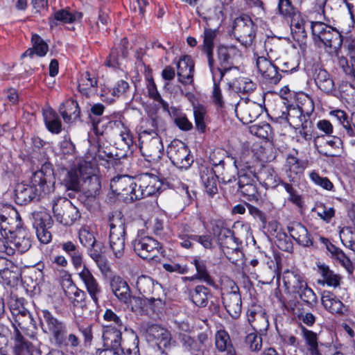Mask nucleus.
Returning <instances> with one entry per match:
<instances>
[{
    "label": "nucleus",
    "mask_w": 355,
    "mask_h": 355,
    "mask_svg": "<svg viewBox=\"0 0 355 355\" xmlns=\"http://www.w3.org/2000/svg\"><path fill=\"white\" fill-rule=\"evenodd\" d=\"M279 118L286 120L294 128H309L312 125L309 116L297 107H289L287 112H282Z\"/></svg>",
    "instance_id": "nucleus-23"
},
{
    "label": "nucleus",
    "mask_w": 355,
    "mask_h": 355,
    "mask_svg": "<svg viewBox=\"0 0 355 355\" xmlns=\"http://www.w3.org/2000/svg\"><path fill=\"white\" fill-rule=\"evenodd\" d=\"M216 347L220 352H227L229 355H235L236 352L230 340L228 333L225 330H219L215 336Z\"/></svg>",
    "instance_id": "nucleus-45"
},
{
    "label": "nucleus",
    "mask_w": 355,
    "mask_h": 355,
    "mask_svg": "<svg viewBox=\"0 0 355 355\" xmlns=\"http://www.w3.org/2000/svg\"><path fill=\"white\" fill-rule=\"evenodd\" d=\"M33 227L39 241L44 244L49 243L52 239L49 229L52 227L53 220L46 211H37L33 214Z\"/></svg>",
    "instance_id": "nucleus-17"
},
{
    "label": "nucleus",
    "mask_w": 355,
    "mask_h": 355,
    "mask_svg": "<svg viewBox=\"0 0 355 355\" xmlns=\"http://www.w3.org/2000/svg\"><path fill=\"white\" fill-rule=\"evenodd\" d=\"M140 151L148 162H155L161 157L164 146L157 132L143 130L139 134Z\"/></svg>",
    "instance_id": "nucleus-5"
},
{
    "label": "nucleus",
    "mask_w": 355,
    "mask_h": 355,
    "mask_svg": "<svg viewBox=\"0 0 355 355\" xmlns=\"http://www.w3.org/2000/svg\"><path fill=\"white\" fill-rule=\"evenodd\" d=\"M67 190L78 191L80 189L79 172L77 169H71L67 172L62 180Z\"/></svg>",
    "instance_id": "nucleus-56"
},
{
    "label": "nucleus",
    "mask_w": 355,
    "mask_h": 355,
    "mask_svg": "<svg viewBox=\"0 0 355 355\" xmlns=\"http://www.w3.org/2000/svg\"><path fill=\"white\" fill-rule=\"evenodd\" d=\"M78 237L80 242L85 248H89L96 241L93 232L87 227H83L79 230Z\"/></svg>",
    "instance_id": "nucleus-62"
},
{
    "label": "nucleus",
    "mask_w": 355,
    "mask_h": 355,
    "mask_svg": "<svg viewBox=\"0 0 355 355\" xmlns=\"http://www.w3.org/2000/svg\"><path fill=\"white\" fill-rule=\"evenodd\" d=\"M217 34L218 30L205 28L202 35L203 42L199 49L206 55L211 73L214 72L220 75L223 73V76H225L232 69H238L234 66L235 60L241 57V52L234 45H218L216 48L218 66H215L214 48Z\"/></svg>",
    "instance_id": "nucleus-1"
},
{
    "label": "nucleus",
    "mask_w": 355,
    "mask_h": 355,
    "mask_svg": "<svg viewBox=\"0 0 355 355\" xmlns=\"http://www.w3.org/2000/svg\"><path fill=\"white\" fill-rule=\"evenodd\" d=\"M44 120L47 129L52 133L58 134L62 130V123L57 113L51 108L43 112Z\"/></svg>",
    "instance_id": "nucleus-46"
},
{
    "label": "nucleus",
    "mask_w": 355,
    "mask_h": 355,
    "mask_svg": "<svg viewBox=\"0 0 355 355\" xmlns=\"http://www.w3.org/2000/svg\"><path fill=\"white\" fill-rule=\"evenodd\" d=\"M218 243L221 250L229 260L232 259V254H236L238 255L241 253L239 239L234 236V232L232 230L222 240L218 241Z\"/></svg>",
    "instance_id": "nucleus-38"
},
{
    "label": "nucleus",
    "mask_w": 355,
    "mask_h": 355,
    "mask_svg": "<svg viewBox=\"0 0 355 355\" xmlns=\"http://www.w3.org/2000/svg\"><path fill=\"white\" fill-rule=\"evenodd\" d=\"M193 110L196 128L198 132L203 133L207 128V110L202 105H195Z\"/></svg>",
    "instance_id": "nucleus-54"
},
{
    "label": "nucleus",
    "mask_w": 355,
    "mask_h": 355,
    "mask_svg": "<svg viewBox=\"0 0 355 355\" xmlns=\"http://www.w3.org/2000/svg\"><path fill=\"white\" fill-rule=\"evenodd\" d=\"M132 246L134 252L143 259L153 260L164 252L162 244L149 236L137 235Z\"/></svg>",
    "instance_id": "nucleus-6"
},
{
    "label": "nucleus",
    "mask_w": 355,
    "mask_h": 355,
    "mask_svg": "<svg viewBox=\"0 0 355 355\" xmlns=\"http://www.w3.org/2000/svg\"><path fill=\"white\" fill-rule=\"evenodd\" d=\"M192 263L197 271L194 278L205 282L209 286H216L214 279L210 276L207 270L205 261L200 258H195Z\"/></svg>",
    "instance_id": "nucleus-47"
},
{
    "label": "nucleus",
    "mask_w": 355,
    "mask_h": 355,
    "mask_svg": "<svg viewBox=\"0 0 355 355\" xmlns=\"http://www.w3.org/2000/svg\"><path fill=\"white\" fill-rule=\"evenodd\" d=\"M286 173L290 179L293 180L294 175H300L303 173L306 164L296 157L289 155L286 158Z\"/></svg>",
    "instance_id": "nucleus-49"
},
{
    "label": "nucleus",
    "mask_w": 355,
    "mask_h": 355,
    "mask_svg": "<svg viewBox=\"0 0 355 355\" xmlns=\"http://www.w3.org/2000/svg\"><path fill=\"white\" fill-rule=\"evenodd\" d=\"M257 68L261 76L262 82L268 85H277L282 79L278 67L263 56L257 59Z\"/></svg>",
    "instance_id": "nucleus-18"
},
{
    "label": "nucleus",
    "mask_w": 355,
    "mask_h": 355,
    "mask_svg": "<svg viewBox=\"0 0 355 355\" xmlns=\"http://www.w3.org/2000/svg\"><path fill=\"white\" fill-rule=\"evenodd\" d=\"M147 89L148 96L155 101L158 102L165 110H168V105L164 101L157 91L154 80L151 78L148 80Z\"/></svg>",
    "instance_id": "nucleus-59"
},
{
    "label": "nucleus",
    "mask_w": 355,
    "mask_h": 355,
    "mask_svg": "<svg viewBox=\"0 0 355 355\" xmlns=\"http://www.w3.org/2000/svg\"><path fill=\"white\" fill-rule=\"evenodd\" d=\"M319 241L324 245L332 259L336 260L349 273L353 272L352 262L341 249L333 244L327 238L319 236Z\"/></svg>",
    "instance_id": "nucleus-25"
},
{
    "label": "nucleus",
    "mask_w": 355,
    "mask_h": 355,
    "mask_svg": "<svg viewBox=\"0 0 355 355\" xmlns=\"http://www.w3.org/2000/svg\"><path fill=\"white\" fill-rule=\"evenodd\" d=\"M160 334L161 335H159V337H157L155 340L157 341L159 348H161L162 346L164 348H168L175 345L176 342L172 339V336L169 331L164 328L160 332Z\"/></svg>",
    "instance_id": "nucleus-64"
},
{
    "label": "nucleus",
    "mask_w": 355,
    "mask_h": 355,
    "mask_svg": "<svg viewBox=\"0 0 355 355\" xmlns=\"http://www.w3.org/2000/svg\"><path fill=\"white\" fill-rule=\"evenodd\" d=\"M137 181L129 175L114 178L110 182V189L116 196H121L125 200L134 201L137 192Z\"/></svg>",
    "instance_id": "nucleus-14"
},
{
    "label": "nucleus",
    "mask_w": 355,
    "mask_h": 355,
    "mask_svg": "<svg viewBox=\"0 0 355 355\" xmlns=\"http://www.w3.org/2000/svg\"><path fill=\"white\" fill-rule=\"evenodd\" d=\"M129 87L130 85L128 82L121 80L117 82L114 88L105 89L101 96L103 98V101L107 103H112L114 101L115 97H119L120 95L125 94L128 90Z\"/></svg>",
    "instance_id": "nucleus-42"
},
{
    "label": "nucleus",
    "mask_w": 355,
    "mask_h": 355,
    "mask_svg": "<svg viewBox=\"0 0 355 355\" xmlns=\"http://www.w3.org/2000/svg\"><path fill=\"white\" fill-rule=\"evenodd\" d=\"M80 334L84 337L85 343L92 341L93 338L92 326L88 324L78 326V331L75 332H69L67 329L55 345L60 349L77 350L81 344Z\"/></svg>",
    "instance_id": "nucleus-10"
},
{
    "label": "nucleus",
    "mask_w": 355,
    "mask_h": 355,
    "mask_svg": "<svg viewBox=\"0 0 355 355\" xmlns=\"http://www.w3.org/2000/svg\"><path fill=\"white\" fill-rule=\"evenodd\" d=\"M41 323L43 331L51 336V341L54 345L61 338L67 329V324L55 318L52 313L47 309L41 311Z\"/></svg>",
    "instance_id": "nucleus-15"
},
{
    "label": "nucleus",
    "mask_w": 355,
    "mask_h": 355,
    "mask_svg": "<svg viewBox=\"0 0 355 355\" xmlns=\"http://www.w3.org/2000/svg\"><path fill=\"white\" fill-rule=\"evenodd\" d=\"M116 151V149L112 146H104L101 143L98 144L97 156L99 159L103 160L107 159H119V157L116 153H114L113 151Z\"/></svg>",
    "instance_id": "nucleus-63"
},
{
    "label": "nucleus",
    "mask_w": 355,
    "mask_h": 355,
    "mask_svg": "<svg viewBox=\"0 0 355 355\" xmlns=\"http://www.w3.org/2000/svg\"><path fill=\"white\" fill-rule=\"evenodd\" d=\"M112 325H105L103 329V343L104 347L121 349L122 330Z\"/></svg>",
    "instance_id": "nucleus-29"
},
{
    "label": "nucleus",
    "mask_w": 355,
    "mask_h": 355,
    "mask_svg": "<svg viewBox=\"0 0 355 355\" xmlns=\"http://www.w3.org/2000/svg\"><path fill=\"white\" fill-rule=\"evenodd\" d=\"M83 14L79 12H71L69 10L61 9L54 12L53 18H49V24L52 28L53 26H57V21L64 24H71L80 19Z\"/></svg>",
    "instance_id": "nucleus-39"
},
{
    "label": "nucleus",
    "mask_w": 355,
    "mask_h": 355,
    "mask_svg": "<svg viewBox=\"0 0 355 355\" xmlns=\"http://www.w3.org/2000/svg\"><path fill=\"white\" fill-rule=\"evenodd\" d=\"M23 299L17 300L10 306V311L15 322L12 324H17L21 329H28L34 325V319L29 311L24 307Z\"/></svg>",
    "instance_id": "nucleus-20"
},
{
    "label": "nucleus",
    "mask_w": 355,
    "mask_h": 355,
    "mask_svg": "<svg viewBox=\"0 0 355 355\" xmlns=\"http://www.w3.org/2000/svg\"><path fill=\"white\" fill-rule=\"evenodd\" d=\"M137 187L135 200H139L159 193L162 183L153 174L143 173L137 179Z\"/></svg>",
    "instance_id": "nucleus-16"
},
{
    "label": "nucleus",
    "mask_w": 355,
    "mask_h": 355,
    "mask_svg": "<svg viewBox=\"0 0 355 355\" xmlns=\"http://www.w3.org/2000/svg\"><path fill=\"white\" fill-rule=\"evenodd\" d=\"M167 155L172 164L181 169L189 168L193 162L189 148L178 139L172 141L168 145Z\"/></svg>",
    "instance_id": "nucleus-12"
},
{
    "label": "nucleus",
    "mask_w": 355,
    "mask_h": 355,
    "mask_svg": "<svg viewBox=\"0 0 355 355\" xmlns=\"http://www.w3.org/2000/svg\"><path fill=\"white\" fill-rule=\"evenodd\" d=\"M209 293V289L202 285H198L189 291L191 302L198 307H205L207 305Z\"/></svg>",
    "instance_id": "nucleus-43"
},
{
    "label": "nucleus",
    "mask_w": 355,
    "mask_h": 355,
    "mask_svg": "<svg viewBox=\"0 0 355 355\" xmlns=\"http://www.w3.org/2000/svg\"><path fill=\"white\" fill-rule=\"evenodd\" d=\"M104 321L109 323L107 325H112L114 327L127 330L126 325L123 321L122 314L119 311H114L107 309L103 315Z\"/></svg>",
    "instance_id": "nucleus-53"
},
{
    "label": "nucleus",
    "mask_w": 355,
    "mask_h": 355,
    "mask_svg": "<svg viewBox=\"0 0 355 355\" xmlns=\"http://www.w3.org/2000/svg\"><path fill=\"white\" fill-rule=\"evenodd\" d=\"M342 243L355 252V229L347 228L340 232Z\"/></svg>",
    "instance_id": "nucleus-60"
},
{
    "label": "nucleus",
    "mask_w": 355,
    "mask_h": 355,
    "mask_svg": "<svg viewBox=\"0 0 355 355\" xmlns=\"http://www.w3.org/2000/svg\"><path fill=\"white\" fill-rule=\"evenodd\" d=\"M233 34L243 45L250 46L256 36L255 25L252 19L246 15L236 17L233 24Z\"/></svg>",
    "instance_id": "nucleus-11"
},
{
    "label": "nucleus",
    "mask_w": 355,
    "mask_h": 355,
    "mask_svg": "<svg viewBox=\"0 0 355 355\" xmlns=\"http://www.w3.org/2000/svg\"><path fill=\"white\" fill-rule=\"evenodd\" d=\"M78 276L84 284L85 288L94 304L98 306L99 298L102 293V288L97 279L86 266L83 267V269L78 273Z\"/></svg>",
    "instance_id": "nucleus-21"
},
{
    "label": "nucleus",
    "mask_w": 355,
    "mask_h": 355,
    "mask_svg": "<svg viewBox=\"0 0 355 355\" xmlns=\"http://www.w3.org/2000/svg\"><path fill=\"white\" fill-rule=\"evenodd\" d=\"M178 80L184 85L193 82L194 63L191 58L184 55L177 64Z\"/></svg>",
    "instance_id": "nucleus-31"
},
{
    "label": "nucleus",
    "mask_w": 355,
    "mask_h": 355,
    "mask_svg": "<svg viewBox=\"0 0 355 355\" xmlns=\"http://www.w3.org/2000/svg\"><path fill=\"white\" fill-rule=\"evenodd\" d=\"M232 289L230 292L223 293L222 300L227 312L233 318H237L241 313V296L238 286H235Z\"/></svg>",
    "instance_id": "nucleus-22"
},
{
    "label": "nucleus",
    "mask_w": 355,
    "mask_h": 355,
    "mask_svg": "<svg viewBox=\"0 0 355 355\" xmlns=\"http://www.w3.org/2000/svg\"><path fill=\"white\" fill-rule=\"evenodd\" d=\"M54 173L52 164L45 162L41 168L33 173L31 184L19 183L15 189V202L20 205L38 200L53 189Z\"/></svg>",
    "instance_id": "nucleus-2"
},
{
    "label": "nucleus",
    "mask_w": 355,
    "mask_h": 355,
    "mask_svg": "<svg viewBox=\"0 0 355 355\" xmlns=\"http://www.w3.org/2000/svg\"><path fill=\"white\" fill-rule=\"evenodd\" d=\"M137 288L144 297H147L148 305L151 309H154L155 306L162 304V287L161 284L155 282L150 277L139 276L137 281Z\"/></svg>",
    "instance_id": "nucleus-9"
},
{
    "label": "nucleus",
    "mask_w": 355,
    "mask_h": 355,
    "mask_svg": "<svg viewBox=\"0 0 355 355\" xmlns=\"http://www.w3.org/2000/svg\"><path fill=\"white\" fill-rule=\"evenodd\" d=\"M212 79L214 82L212 98L214 103L219 107H223L224 105V101L223 100V96L221 89L220 88V83L223 80L225 76H223V73L220 75L211 73Z\"/></svg>",
    "instance_id": "nucleus-55"
},
{
    "label": "nucleus",
    "mask_w": 355,
    "mask_h": 355,
    "mask_svg": "<svg viewBox=\"0 0 355 355\" xmlns=\"http://www.w3.org/2000/svg\"><path fill=\"white\" fill-rule=\"evenodd\" d=\"M276 14L290 23L291 28L294 27L299 32L304 29V19L291 0H278Z\"/></svg>",
    "instance_id": "nucleus-13"
},
{
    "label": "nucleus",
    "mask_w": 355,
    "mask_h": 355,
    "mask_svg": "<svg viewBox=\"0 0 355 355\" xmlns=\"http://www.w3.org/2000/svg\"><path fill=\"white\" fill-rule=\"evenodd\" d=\"M313 76L316 85L322 92L330 94L334 90V82L325 69L316 67Z\"/></svg>",
    "instance_id": "nucleus-36"
},
{
    "label": "nucleus",
    "mask_w": 355,
    "mask_h": 355,
    "mask_svg": "<svg viewBox=\"0 0 355 355\" xmlns=\"http://www.w3.org/2000/svg\"><path fill=\"white\" fill-rule=\"evenodd\" d=\"M125 226L121 218H110V247L114 256L121 259L124 255Z\"/></svg>",
    "instance_id": "nucleus-8"
},
{
    "label": "nucleus",
    "mask_w": 355,
    "mask_h": 355,
    "mask_svg": "<svg viewBox=\"0 0 355 355\" xmlns=\"http://www.w3.org/2000/svg\"><path fill=\"white\" fill-rule=\"evenodd\" d=\"M31 41L33 43V48L28 49L22 55L21 58L30 56L32 57L34 54L42 57L44 56L49 49L47 44L44 40L37 34L32 36Z\"/></svg>",
    "instance_id": "nucleus-44"
},
{
    "label": "nucleus",
    "mask_w": 355,
    "mask_h": 355,
    "mask_svg": "<svg viewBox=\"0 0 355 355\" xmlns=\"http://www.w3.org/2000/svg\"><path fill=\"white\" fill-rule=\"evenodd\" d=\"M255 163L253 159H250L246 156L241 157L239 160L235 159L234 164L237 169L239 179L247 178L261 180L262 178L257 175Z\"/></svg>",
    "instance_id": "nucleus-30"
},
{
    "label": "nucleus",
    "mask_w": 355,
    "mask_h": 355,
    "mask_svg": "<svg viewBox=\"0 0 355 355\" xmlns=\"http://www.w3.org/2000/svg\"><path fill=\"white\" fill-rule=\"evenodd\" d=\"M52 209L57 221L63 225H71L80 217L78 209L66 198L53 200Z\"/></svg>",
    "instance_id": "nucleus-7"
},
{
    "label": "nucleus",
    "mask_w": 355,
    "mask_h": 355,
    "mask_svg": "<svg viewBox=\"0 0 355 355\" xmlns=\"http://www.w3.org/2000/svg\"><path fill=\"white\" fill-rule=\"evenodd\" d=\"M98 81L95 77H92L89 72H85L81 75L78 80V89L80 92L86 96H89L90 93L97 87Z\"/></svg>",
    "instance_id": "nucleus-51"
},
{
    "label": "nucleus",
    "mask_w": 355,
    "mask_h": 355,
    "mask_svg": "<svg viewBox=\"0 0 355 355\" xmlns=\"http://www.w3.org/2000/svg\"><path fill=\"white\" fill-rule=\"evenodd\" d=\"M257 178H241L239 179L238 185L239 190L241 193L247 198V200L252 201H258L259 194L256 185Z\"/></svg>",
    "instance_id": "nucleus-37"
},
{
    "label": "nucleus",
    "mask_w": 355,
    "mask_h": 355,
    "mask_svg": "<svg viewBox=\"0 0 355 355\" xmlns=\"http://www.w3.org/2000/svg\"><path fill=\"white\" fill-rule=\"evenodd\" d=\"M110 286L112 293L121 302H126L130 299V288L127 282L119 276L110 279Z\"/></svg>",
    "instance_id": "nucleus-33"
},
{
    "label": "nucleus",
    "mask_w": 355,
    "mask_h": 355,
    "mask_svg": "<svg viewBox=\"0 0 355 355\" xmlns=\"http://www.w3.org/2000/svg\"><path fill=\"white\" fill-rule=\"evenodd\" d=\"M301 331L306 347L305 355H320L317 334L303 326L301 327Z\"/></svg>",
    "instance_id": "nucleus-40"
},
{
    "label": "nucleus",
    "mask_w": 355,
    "mask_h": 355,
    "mask_svg": "<svg viewBox=\"0 0 355 355\" xmlns=\"http://www.w3.org/2000/svg\"><path fill=\"white\" fill-rule=\"evenodd\" d=\"M300 300L309 307L313 308L318 303V298L313 291L306 284L297 293Z\"/></svg>",
    "instance_id": "nucleus-57"
},
{
    "label": "nucleus",
    "mask_w": 355,
    "mask_h": 355,
    "mask_svg": "<svg viewBox=\"0 0 355 355\" xmlns=\"http://www.w3.org/2000/svg\"><path fill=\"white\" fill-rule=\"evenodd\" d=\"M312 211L316 212L320 218L326 223H329L331 219L335 216V209L334 207H328L324 203L317 204L312 209Z\"/></svg>",
    "instance_id": "nucleus-58"
},
{
    "label": "nucleus",
    "mask_w": 355,
    "mask_h": 355,
    "mask_svg": "<svg viewBox=\"0 0 355 355\" xmlns=\"http://www.w3.org/2000/svg\"><path fill=\"white\" fill-rule=\"evenodd\" d=\"M20 269L12 261L0 257V277L9 286H14L20 277Z\"/></svg>",
    "instance_id": "nucleus-26"
},
{
    "label": "nucleus",
    "mask_w": 355,
    "mask_h": 355,
    "mask_svg": "<svg viewBox=\"0 0 355 355\" xmlns=\"http://www.w3.org/2000/svg\"><path fill=\"white\" fill-rule=\"evenodd\" d=\"M282 279L286 289L293 293L299 292L307 284L300 273L289 270L283 272Z\"/></svg>",
    "instance_id": "nucleus-32"
},
{
    "label": "nucleus",
    "mask_w": 355,
    "mask_h": 355,
    "mask_svg": "<svg viewBox=\"0 0 355 355\" xmlns=\"http://www.w3.org/2000/svg\"><path fill=\"white\" fill-rule=\"evenodd\" d=\"M291 236L297 243L304 248L313 247L318 248L314 244L313 238L306 227L300 223H293L288 227Z\"/></svg>",
    "instance_id": "nucleus-24"
},
{
    "label": "nucleus",
    "mask_w": 355,
    "mask_h": 355,
    "mask_svg": "<svg viewBox=\"0 0 355 355\" xmlns=\"http://www.w3.org/2000/svg\"><path fill=\"white\" fill-rule=\"evenodd\" d=\"M62 250L67 253L71 259V262L76 269L80 268L83 262V252L78 246L72 241L64 242L61 244Z\"/></svg>",
    "instance_id": "nucleus-41"
},
{
    "label": "nucleus",
    "mask_w": 355,
    "mask_h": 355,
    "mask_svg": "<svg viewBox=\"0 0 355 355\" xmlns=\"http://www.w3.org/2000/svg\"><path fill=\"white\" fill-rule=\"evenodd\" d=\"M13 327L14 355H32L33 344L24 337L15 324Z\"/></svg>",
    "instance_id": "nucleus-34"
},
{
    "label": "nucleus",
    "mask_w": 355,
    "mask_h": 355,
    "mask_svg": "<svg viewBox=\"0 0 355 355\" xmlns=\"http://www.w3.org/2000/svg\"><path fill=\"white\" fill-rule=\"evenodd\" d=\"M319 272L321 274L324 284L329 286L337 287L340 285V276L334 273L329 267L324 263L318 264Z\"/></svg>",
    "instance_id": "nucleus-52"
},
{
    "label": "nucleus",
    "mask_w": 355,
    "mask_h": 355,
    "mask_svg": "<svg viewBox=\"0 0 355 355\" xmlns=\"http://www.w3.org/2000/svg\"><path fill=\"white\" fill-rule=\"evenodd\" d=\"M132 343L130 345L125 344L121 346V352L124 355H140L139 349V338L135 331L131 329Z\"/></svg>",
    "instance_id": "nucleus-61"
},
{
    "label": "nucleus",
    "mask_w": 355,
    "mask_h": 355,
    "mask_svg": "<svg viewBox=\"0 0 355 355\" xmlns=\"http://www.w3.org/2000/svg\"><path fill=\"white\" fill-rule=\"evenodd\" d=\"M20 223V221L19 222ZM31 247L29 232L24 227L17 225L15 230L8 227H1L0 252L12 256L16 252L20 254L27 252Z\"/></svg>",
    "instance_id": "nucleus-3"
},
{
    "label": "nucleus",
    "mask_w": 355,
    "mask_h": 355,
    "mask_svg": "<svg viewBox=\"0 0 355 355\" xmlns=\"http://www.w3.org/2000/svg\"><path fill=\"white\" fill-rule=\"evenodd\" d=\"M324 308L334 315H344L348 311L345 306L333 293L324 291L321 297Z\"/></svg>",
    "instance_id": "nucleus-27"
},
{
    "label": "nucleus",
    "mask_w": 355,
    "mask_h": 355,
    "mask_svg": "<svg viewBox=\"0 0 355 355\" xmlns=\"http://www.w3.org/2000/svg\"><path fill=\"white\" fill-rule=\"evenodd\" d=\"M71 291H64L65 295L69 299L74 309H87L86 293L76 286L70 288Z\"/></svg>",
    "instance_id": "nucleus-50"
},
{
    "label": "nucleus",
    "mask_w": 355,
    "mask_h": 355,
    "mask_svg": "<svg viewBox=\"0 0 355 355\" xmlns=\"http://www.w3.org/2000/svg\"><path fill=\"white\" fill-rule=\"evenodd\" d=\"M200 177L204 185L205 192L209 196L213 197L218 193L217 184L218 176L216 175L212 168L201 166L200 168Z\"/></svg>",
    "instance_id": "nucleus-28"
},
{
    "label": "nucleus",
    "mask_w": 355,
    "mask_h": 355,
    "mask_svg": "<svg viewBox=\"0 0 355 355\" xmlns=\"http://www.w3.org/2000/svg\"><path fill=\"white\" fill-rule=\"evenodd\" d=\"M329 114L335 117L339 124L341 125L345 130V135L343 136L344 137L345 135L352 138L355 137V130H354L348 114L345 111L342 110H335L331 111Z\"/></svg>",
    "instance_id": "nucleus-48"
},
{
    "label": "nucleus",
    "mask_w": 355,
    "mask_h": 355,
    "mask_svg": "<svg viewBox=\"0 0 355 355\" xmlns=\"http://www.w3.org/2000/svg\"><path fill=\"white\" fill-rule=\"evenodd\" d=\"M101 187V181L98 175H92L87 176L85 178L81 185L82 193L79 197L80 200L87 208H89L92 206V203L95 201L96 197L99 195Z\"/></svg>",
    "instance_id": "nucleus-19"
},
{
    "label": "nucleus",
    "mask_w": 355,
    "mask_h": 355,
    "mask_svg": "<svg viewBox=\"0 0 355 355\" xmlns=\"http://www.w3.org/2000/svg\"><path fill=\"white\" fill-rule=\"evenodd\" d=\"M59 112L66 123H72L79 119L80 110L78 103L69 98L60 106Z\"/></svg>",
    "instance_id": "nucleus-35"
},
{
    "label": "nucleus",
    "mask_w": 355,
    "mask_h": 355,
    "mask_svg": "<svg viewBox=\"0 0 355 355\" xmlns=\"http://www.w3.org/2000/svg\"><path fill=\"white\" fill-rule=\"evenodd\" d=\"M311 30L314 39L321 42L325 47L339 49L343 44V37L336 28L322 21H312Z\"/></svg>",
    "instance_id": "nucleus-4"
}]
</instances>
